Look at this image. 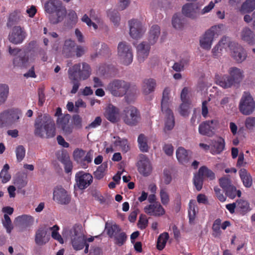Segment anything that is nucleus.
I'll return each mask as SVG.
<instances>
[{
	"label": "nucleus",
	"mask_w": 255,
	"mask_h": 255,
	"mask_svg": "<svg viewBox=\"0 0 255 255\" xmlns=\"http://www.w3.org/2000/svg\"><path fill=\"white\" fill-rule=\"evenodd\" d=\"M195 202L190 200L189 203L188 216L189 223L192 224L194 222L196 217Z\"/></svg>",
	"instance_id": "nucleus-52"
},
{
	"label": "nucleus",
	"mask_w": 255,
	"mask_h": 255,
	"mask_svg": "<svg viewBox=\"0 0 255 255\" xmlns=\"http://www.w3.org/2000/svg\"><path fill=\"white\" fill-rule=\"evenodd\" d=\"M138 147L142 152H147L149 147L147 145V137L143 134H140L137 138Z\"/></svg>",
	"instance_id": "nucleus-43"
},
{
	"label": "nucleus",
	"mask_w": 255,
	"mask_h": 255,
	"mask_svg": "<svg viewBox=\"0 0 255 255\" xmlns=\"http://www.w3.org/2000/svg\"><path fill=\"white\" fill-rule=\"evenodd\" d=\"M226 195L230 199H234L236 196L240 197L242 192L240 190H237L236 187L232 185L224 191Z\"/></svg>",
	"instance_id": "nucleus-46"
},
{
	"label": "nucleus",
	"mask_w": 255,
	"mask_h": 255,
	"mask_svg": "<svg viewBox=\"0 0 255 255\" xmlns=\"http://www.w3.org/2000/svg\"><path fill=\"white\" fill-rule=\"evenodd\" d=\"M54 12L56 13L57 18L52 22L53 23H57L63 19L66 14V10L65 7L63 6L62 4L59 8H57Z\"/></svg>",
	"instance_id": "nucleus-48"
},
{
	"label": "nucleus",
	"mask_w": 255,
	"mask_h": 255,
	"mask_svg": "<svg viewBox=\"0 0 255 255\" xmlns=\"http://www.w3.org/2000/svg\"><path fill=\"white\" fill-rule=\"evenodd\" d=\"M245 127L249 130H253L255 128V117H249L246 118L245 122Z\"/></svg>",
	"instance_id": "nucleus-61"
},
{
	"label": "nucleus",
	"mask_w": 255,
	"mask_h": 255,
	"mask_svg": "<svg viewBox=\"0 0 255 255\" xmlns=\"http://www.w3.org/2000/svg\"><path fill=\"white\" fill-rule=\"evenodd\" d=\"M148 225V220L145 215H140L138 221V228L140 230H143L146 228Z\"/></svg>",
	"instance_id": "nucleus-64"
},
{
	"label": "nucleus",
	"mask_w": 255,
	"mask_h": 255,
	"mask_svg": "<svg viewBox=\"0 0 255 255\" xmlns=\"http://www.w3.org/2000/svg\"><path fill=\"white\" fill-rule=\"evenodd\" d=\"M92 175L83 171H80L75 175V180L79 189L83 190L87 188L93 182Z\"/></svg>",
	"instance_id": "nucleus-14"
},
{
	"label": "nucleus",
	"mask_w": 255,
	"mask_h": 255,
	"mask_svg": "<svg viewBox=\"0 0 255 255\" xmlns=\"http://www.w3.org/2000/svg\"><path fill=\"white\" fill-rule=\"evenodd\" d=\"M70 118V115L67 114L58 117L56 120L58 128L62 130L65 135H69L72 132V127L69 124Z\"/></svg>",
	"instance_id": "nucleus-17"
},
{
	"label": "nucleus",
	"mask_w": 255,
	"mask_h": 255,
	"mask_svg": "<svg viewBox=\"0 0 255 255\" xmlns=\"http://www.w3.org/2000/svg\"><path fill=\"white\" fill-rule=\"evenodd\" d=\"M160 196L162 204L164 205H167L169 202V197L165 188H162L160 189Z\"/></svg>",
	"instance_id": "nucleus-60"
},
{
	"label": "nucleus",
	"mask_w": 255,
	"mask_h": 255,
	"mask_svg": "<svg viewBox=\"0 0 255 255\" xmlns=\"http://www.w3.org/2000/svg\"><path fill=\"white\" fill-rule=\"evenodd\" d=\"M53 199L59 204L68 205L71 201V197L61 186H57L54 189Z\"/></svg>",
	"instance_id": "nucleus-11"
},
{
	"label": "nucleus",
	"mask_w": 255,
	"mask_h": 255,
	"mask_svg": "<svg viewBox=\"0 0 255 255\" xmlns=\"http://www.w3.org/2000/svg\"><path fill=\"white\" fill-rule=\"evenodd\" d=\"M237 203V212L244 216L251 210L250 204L247 201L242 199L238 200Z\"/></svg>",
	"instance_id": "nucleus-37"
},
{
	"label": "nucleus",
	"mask_w": 255,
	"mask_h": 255,
	"mask_svg": "<svg viewBox=\"0 0 255 255\" xmlns=\"http://www.w3.org/2000/svg\"><path fill=\"white\" fill-rule=\"evenodd\" d=\"M190 108L189 104L187 102H184L181 104L180 106L179 113L183 117H187L189 115V109Z\"/></svg>",
	"instance_id": "nucleus-62"
},
{
	"label": "nucleus",
	"mask_w": 255,
	"mask_h": 255,
	"mask_svg": "<svg viewBox=\"0 0 255 255\" xmlns=\"http://www.w3.org/2000/svg\"><path fill=\"white\" fill-rule=\"evenodd\" d=\"M136 166L139 173L144 176H148L152 172V168L150 161L146 155L140 154L138 155Z\"/></svg>",
	"instance_id": "nucleus-13"
},
{
	"label": "nucleus",
	"mask_w": 255,
	"mask_h": 255,
	"mask_svg": "<svg viewBox=\"0 0 255 255\" xmlns=\"http://www.w3.org/2000/svg\"><path fill=\"white\" fill-rule=\"evenodd\" d=\"M118 55L123 63L128 65L133 60V54L130 46L126 42H121L118 46Z\"/></svg>",
	"instance_id": "nucleus-9"
},
{
	"label": "nucleus",
	"mask_w": 255,
	"mask_h": 255,
	"mask_svg": "<svg viewBox=\"0 0 255 255\" xmlns=\"http://www.w3.org/2000/svg\"><path fill=\"white\" fill-rule=\"evenodd\" d=\"M50 229L52 230L51 234L52 237L54 239L57 240L60 243L63 244L64 243L63 240L61 235L57 232V231L59 230V227L55 225L52 227L50 228Z\"/></svg>",
	"instance_id": "nucleus-55"
},
{
	"label": "nucleus",
	"mask_w": 255,
	"mask_h": 255,
	"mask_svg": "<svg viewBox=\"0 0 255 255\" xmlns=\"http://www.w3.org/2000/svg\"><path fill=\"white\" fill-rule=\"evenodd\" d=\"M124 123L129 126H136L140 120V114L138 110L133 106L126 107L122 114Z\"/></svg>",
	"instance_id": "nucleus-7"
},
{
	"label": "nucleus",
	"mask_w": 255,
	"mask_h": 255,
	"mask_svg": "<svg viewBox=\"0 0 255 255\" xmlns=\"http://www.w3.org/2000/svg\"><path fill=\"white\" fill-rule=\"evenodd\" d=\"M229 77H231V79L235 84H240L244 78L243 71L241 69L232 67L229 68L228 70Z\"/></svg>",
	"instance_id": "nucleus-27"
},
{
	"label": "nucleus",
	"mask_w": 255,
	"mask_h": 255,
	"mask_svg": "<svg viewBox=\"0 0 255 255\" xmlns=\"http://www.w3.org/2000/svg\"><path fill=\"white\" fill-rule=\"evenodd\" d=\"M211 153L212 154H220L225 149V142L224 139L219 137L217 139L211 141Z\"/></svg>",
	"instance_id": "nucleus-24"
},
{
	"label": "nucleus",
	"mask_w": 255,
	"mask_h": 255,
	"mask_svg": "<svg viewBox=\"0 0 255 255\" xmlns=\"http://www.w3.org/2000/svg\"><path fill=\"white\" fill-rule=\"evenodd\" d=\"M59 0H48L44 4V9L48 13H53L62 4Z\"/></svg>",
	"instance_id": "nucleus-38"
},
{
	"label": "nucleus",
	"mask_w": 255,
	"mask_h": 255,
	"mask_svg": "<svg viewBox=\"0 0 255 255\" xmlns=\"http://www.w3.org/2000/svg\"><path fill=\"white\" fill-rule=\"evenodd\" d=\"M119 110L112 104H110L106 109L105 117L110 122L115 123L118 121Z\"/></svg>",
	"instance_id": "nucleus-25"
},
{
	"label": "nucleus",
	"mask_w": 255,
	"mask_h": 255,
	"mask_svg": "<svg viewBox=\"0 0 255 255\" xmlns=\"http://www.w3.org/2000/svg\"><path fill=\"white\" fill-rule=\"evenodd\" d=\"M85 154V151L81 149H76L73 152V157L75 160L81 165L83 168H87L88 165L87 163H83L84 156Z\"/></svg>",
	"instance_id": "nucleus-40"
},
{
	"label": "nucleus",
	"mask_w": 255,
	"mask_h": 255,
	"mask_svg": "<svg viewBox=\"0 0 255 255\" xmlns=\"http://www.w3.org/2000/svg\"><path fill=\"white\" fill-rule=\"evenodd\" d=\"M181 17L180 14L176 13L172 17V24L175 29H181L183 26L184 18L181 19Z\"/></svg>",
	"instance_id": "nucleus-50"
},
{
	"label": "nucleus",
	"mask_w": 255,
	"mask_h": 255,
	"mask_svg": "<svg viewBox=\"0 0 255 255\" xmlns=\"http://www.w3.org/2000/svg\"><path fill=\"white\" fill-rule=\"evenodd\" d=\"M242 9L246 12H250L255 9V0H246L242 5Z\"/></svg>",
	"instance_id": "nucleus-53"
},
{
	"label": "nucleus",
	"mask_w": 255,
	"mask_h": 255,
	"mask_svg": "<svg viewBox=\"0 0 255 255\" xmlns=\"http://www.w3.org/2000/svg\"><path fill=\"white\" fill-rule=\"evenodd\" d=\"M22 116L21 111L18 108H10L0 112L1 128L11 126L18 122Z\"/></svg>",
	"instance_id": "nucleus-3"
},
{
	"label": "nucleus",
	"mask_w": 255,
	"mask_h": 255,
	"mask_svg": "<svg viewBox=\"0 0 255 255\" xmlns=\"http://www.w3.org/2000/svg\"><path fill=\"white\" fill-rule=\"evenodd\" d=\"M230 38L228 37H224L218 42V43L212 49V53L215 57L218 56V54L220 53L223 49L229 48Z\"/></svg>",
	"instance_id": "nucleus-29"
},
{
	"label": "nucleus",
	"mask_w": 255,
	"mask_h": 255,
	"mask_svg": "<svg viewBox=\"0 0 255 255\" xmlns=\"http://www.w3.org/2000/svg\"><path fill=\"white\" fill-rule=\"evenodd\" d=\"M239 109L242 114L246 116L252 114L255 111V102L249 92H244L240 101Z\"/></svg>",
	"instance_id": "nucleus-8"
},
{
	"label": "nucleus",
	"mask_w": 255,
	"mask_h": 255,
	"mask_svg": "<svg viewBox=\"0 0 255 255\" xmlns=\"http://www.w3.org/2000/svg\"><path fill=\"white\" fill-rule=\"evenodd\" d=\"M76 43L74 40L71 39L65 41L63 47V53L67 57H71L74 55Z\"/></svg>",
	"instance_id": "nucleus-34"
},
{
	"label": "nucleus",
	"mask_w": 255,
	"mask_h": 255,
	"mask_svg": "<svg viewBox=\"0 0 255 255\" xmlns=\"http://www.w3.org/2000/svg\"><path fill=\"white\" fill-rule=\"evenodd\" d=\"M8 93V86L6 84H0V106L6 101Z\"/></svg>",
	"instance_id": "nucleus-45"
},
{
	"label": "nucleus",
	"mask_w": 255,
	"mask_h": 255,
	"mask_svg": "<svg viewBox=\"0 0 255 255\" xmlns=\"http://www.w3.org/2000/svg\"><path fill=\"white\" fill-rule=\"evenodd\" d=\"M18 19L17 11H15L10 13L7 22V27H11L18 21Z\"/></svg>",
	"instance_id": "nucleus-59"
},
{
	"label": "nucleus",
	"mask_w": 255,
	"mask_h": 255,
	"mask_svg": "<svg viewBox=\"0 0 255 255\" xmlns=\"http://www.w3.org/2000/svg\"><path fill=\"white\" fill-rule=\"evenodd\" d=\"M169 238V234L167 232H164L159 236L156 245V248L158 250L161 251L165 248Z\"/></svg>",
	"instance_id": "nucleus-42"
},
{
	"label": "nucleus",
	"mask_w": 255,
	"mask_h": 255,
	"mask_svg": "<svg viewBox=\"0 0 255 255\" xmlns=\"http://www.w3.org/2000/svg\"><path fill=\"white\" fill-rule=\"evenodd\" d=\"M47 230L44 227H39L36 230L34 236V241L38 246L45 245L49 240V236L47 235Z\"/></svg>",
	"instance_id": "nucleus-20"
},
{
	"label": "nucleus",
	"mask_w": 255,
	"mask_h": 255,
	"mask_svg": "<svg viewBox=\"0 0 255 255\" xmlns=\"http://www.w3.org/2000/svg\"><path fill=\"white\" fill-rule=\"evenodd\" d=\"M60 161L64 165L65 172L67 173L71 172L73 168V164L69 156L62 154Z\"/></svg>",
	"instance_id": "nucleus-47"
},
{
	"label": "nucleus",
	"mask_w": 255,
	"mask_h": 255,
	"mask_svg": "<svg viewBox=\"0 0 255 255\" xmlns=\"http://www.w3.org/2000/svg\"><path fill=\"white\" fill-rule=\"evenodd\" d=\"M68 73L69 79L85 80L91 75V68L90 65L85 62L82 63V69L81 68L80 63L75 64L69 68Z\"/></svg>",
	"instance_id": "nucleus-4"
},
{
	"label": "nucleus",
	"mask_w": 255,
	"mask_h": 255,
	"mask_svg": "<svg viewBox=\"0 0 255 255\" xmlns=\"http://www.w3.org/2000/svg\"><path fill=\"white\" fill-rule=\"evenodd\" d=\"M128 24L129 34L133 39H138L140 38L146 31V28L137 19H133L129 20Z\"/></svg>",
	"instance_id": "nucleus-12"
},
{
	"label": "nucleus",
	"mask_w": 255,
	"mask_h": 255,
	"mask_svg": "<svg viewBox=\"0 0 255 255\" xmlns=\"http://www.w3.org/2000/svg\"><path fill=\"white\" fill-rule=\"evenodd\" d=\"M204 181V177L200 173L199 171L195 174L193 178V183L198 191H200L202 188Z\"/></svg>",
	"instance_id": "nucleus-51"
},
{
	"label": "nucleus",
	"mask_w": 255,
	"mask_h": 255,
	"mask_svg": "<svg viewBox=\"0 0 255 255\" xmlns=\"http://www.w3.org/2000/svg\"><path fill=\"white\" fill-rule=\"evenodd\" d=\"M214 121H206L201 123L199 126V132L203 135L212 136L214 132Z\"/></svg>",
	"instance_id": "nucleus-21"
},
{
	"label": "nucleus",
	"mask_w": 255,
	"mask_h": 255,
	"mask_svg": "<svg viewBox=\"0 0 255 255\" xmlns=\"http://www.w3.org/2000/svg\"><path fill=\"white\" fill-rule=\"evenodd\" d=\"M28 61V58L25 55L22 56H17L15 57L13 61V65L15 66H24Z\"/></svg>",
	"instance_id": "nucleus-56"
},
{
	"label": "nucleus",
	"mask_w": 255,
	"mask_h": 255,
	"mask_svg": "<svg viewBox=\"0 0 255 255\" xmlns=\"http://www.w3.org/2000/svg\"><path fill=\"white\" fill-rule=\"evenodd\" d=\"M116 140L114 141V144L115 146H119L122 151L127 152L129 150V146L128 141L126 138H121L119 136H114Z\"/></svg>",
	"instance_id": "nucleus-39"
},
{
	"label": "nucleus",
	"mask_w": 255,
	"mask_h": 255,
	"mask_svg": "<svg viewBox=\"0 0 255 255\" xmlns=\"http://www.w3.org/2000/svg\"><path fill=\"white\" fill-rule=\"evenodd\" d=\"M129 88V83L124 80L115 79L111 81L107 85L108 90L115 97H123Z\"/></svg>",
	"instance_id": "nucleus-6"
},
{
	"label": "nucleus",
	"mask_w": 255,
	"mask_h": 255,
	"mask_svg": "<svg viewBox=\"0 0 255 255\" xmlns=\"http://www.w3.org/2000/svg\"><path fill=\"white\" fill-rule=\"evenodd\" d=\"M15 154L17 162H21L25 157L26 150L21 145H18L15 148Z\"/></svg>",
	"instance_id": "nucleus-54"
},
{
	"label": "nucleus",
	"mask_w": 255,
	"mask_h": 255,
	"mask_svg": "<svg viewBox=\"0 0 255 255\" xmlns=\"http://www.w3.org/2000/svg\"><path fill=\"white\" fill-rule=\"evenodd\" d=\"M138 94V90L137 87L135 85L131 86L129 84V88L127 91L125 96V100L128 104H130L134 102Z\"/></svg>",
	"instance_id": "nucleus-35"
},
{
	"label": "nucleus",
	"mask_w": 255,
	"mask_h": 255,
	"mask_svg": "<svg viewBox=\"0 0 255 255\" xmlns=\"http://www.w3.org/2000/svg\"><path fill=\"white\" fill-rule=\"evenodd\" d=\"M166 116V120L165 123L164 130H171L175 125L174 117L171 109L162 111Z\"/></svg>",
	"instance_id": "nucleus-36"
},
{
	"label": "nucleus",
	"mask_w": 255,
	"mask_h": 255,
	"mask_svg": "<svg viewBox=\"0 0 255 255\" xmlns=\"http://www.w3.org/2000/svg\"><path fill=\"white\" fill-rule=\"evenodd\" d=\"M26 36V33L19 26H14L8 35L9 41L13 44L21 43Z\"/></svg>",
	"instance_id": "nucleus-16"
},
{
	"label": "nucleus",
	"mask_w": 255,
	"mask_h": 255,
	"mask_svg": "<svg viewBox=\"0 0 255 255\" xmlns=\"http://www.w3.org/2000/svg\"><path fill=\"white\" fill-rule=\"evenodd\" d=\"M144 211L147 214L155 217H160L165 213L164 209L158 202L145 206Z\"/></svg>",
	"instance_id": "nucleus-18"
},
{
	"label": "nucleus",
	"mask_w": 255,
	"mask_h": 255,
	"mask_svg": "<svg viewBox=\"0 0 255 255\" xmlns=\"http://www.w3.org/2000/svg\"><path fill=\"white\" fill-rule=\"evenodd\" d=\"M105 231L109 238L113 239L116 245L121 247L128 239L127 235L119 225L116 224H106Z\"/></svg>",
	"instance_id": "nucleus-2"
},
{
	"label": "nucleus",
	"mask_w": 255,
	"mask_h": 255,
	"mask_svg": "<svg viewBox=\"0 0 255 255\" xmlns=\"http://www.w3.org/2000/svg\"><path fill=\"white\" fill-rule=\"evenodd\" d=\"M3 220H2V224L4 228L6 229L7 233H10L13 229V226L11 220L7 214H4L3 216Z\"/></svg>",
	"instance_id": "nucleus-58"
},
{
	"label": "nucleus",
	"mask_w": 255,
	"mask_h": 255,
	"mask_svg": "<svg viewBox=\"0 0 255 255\" xmlns=\"http://www.w3.org/2000/svg\"><path fill=\"white\" fill-rule=\"evenodd\" d=\"M191 151L185 149L183 147H179L176 151V155L178 162L183 165H186L191 158Z\"/></svg>",
	"instance_id": "nucleus-22"
},
{
	"label": "nucleus",
	"mask_w": 255,
	"mask_h": 255,
	"mask_svg": "<svg viewBox=\"0 0 255 255\" xmlns=\"http://www.w3.org/2000/svg\"><path fill=\"white\" fill-rule=\"evenodd\" d=\"M156 86L155 80L152 78L145 79L142 85V92L145 95H148L154 91Z\"/></svg>",
	"instance_id": "nucleus-31"
},
{
	"label": "nucleus",
	"mask_w": 255,
	"mask_h": 255,
	"mask_svg": "<svg viewBox=\"0 0 255 255\" xmlns=\"http://www.w3.org/2000/svg\"><path fill=\"white\" fill-rule=\"evenodd\" d=\"M150 49V44L142 42L137 46V54L139 62H143L147 57Z\"/></svg>",
	"instance_id": "nucleus-23"
},
{
	"label": "nucleus",
	"mask_w": 255,
	"mask_h": 255,
	"mask_svg": "<svg viewBox=\"0 0 255 255\" xmlns=\"http://www.w3.org/2000/svg\"><path fill=\"white\" fill-rule=\"evenodd\" d=\"M160 33V27L157 24L153 25L148 32V43L150 45L154 44L158 39Z\"/></svg>",
	"instance_id": "nucleus-28"
},
{
	"label": "nucleus",
	"mask_w": 255,
	"mask_h": 255,
	"mask_svg": "<svg viewBox=\"0 0 255 255\" xmlns=\"http://www.w3.org/2000/svg\"><path fill=\"white\" fill-rule=\"evenodd\" d=\"M34 127V133L36 136L42 138H51L56 135L54 121L48 115L38 116L35 121Z\"/></svg>",
	"instance_id": "nucleus-1"
},
{
	"label": "nucleus",
	"mask_w": 255,
	"mask_h": 255,
	"mask_svg": "<svg viewBox=\"0 0 255 255\" xmlns=\"http://www.w3.org/2000/svg\"><path fill=\"white\" fill-rule=\"evenodd\" d=\"M182 11L186 17L194 19L199 15L200 7L196 3H188L183 6Z\"/></svg>",
	"instance_id": "nucleus-19"
},
{
	"label": "nucleus",
	"mask_w": 255,
	"mask_h": 255,
	"mask_svg": "<svg viewBox=\"0 0 255 255\" xmlns=\"http://www.w3.org/2000/svg\"><path fill=\"white\" fill-rule=\"evenodd\" d=\"M219 184L224 191L232 185L231 180L226 177H223L220 179Z\"/></svg>",
	"instance_id": "nucleus-63"
},
{
	"label": "nucleus",
	"mask_w": 255,
	"mask_h": 255,
	"mask_svg": "<svg viewBox=\"0 0 255 255\" xmlns=\"http://www.w3.org/2000/svg\"><path fill=\"white\" fill-rule=\"evenodd\" d=\"M69 234L74 249L77 251L83 249L87 242L81 227L75 225L69 230Z\"/></svg>",
	"instance_id": "nucleus-5"
},
{
	"label": "nucleus",
	"mask_w": 255,
	"mask_h": 255,
	"mask_svg": "<svg viewBox=\"0 0 255 255\" xmlns=\"http://www.w3.org/2000/svg\"><path fill=\"white\" fill-rule=\"evenodd\" d=\"M243 40L247 42L249 44H255V35L254 33L248 27L244 28L241 34Z\"/></svg>",
	"instance_id": "nucleus-32"
},
{
	"label": "nucleus",
	"mask_w": 255,
	"mask_h": 255,
	"mask_svg": "<svg viewBox=\"0 0 255 255\" xmlns=\"http://www.w3.org/2000/svg\"><path fill=\"white\" fill-rule=\"evenodd\" d=\"M108 15L115 25L119 24L120 20V16L118 11L109 10L108 13Z\"/></svg>",
	"instance_id": "nucleus-57"
},
{
	"label": "nucleus",
	"mask_w": 255,
	"mask_h": 255,
	"mask_svg": "<svg viewBox=\"0 0 255 255\" xmlns=\"http://www.w3.org/2000/svg\"><path fill=\"white\" fill-rule=\"evenodd\" d=\"M216 84L224 89H228L235 85L228 75L215 76Z\"/></svg>",
	"instance_id": "nucleus-26"
},
{
	"label": "nucleus",
	"mask_w": 255,
	"mask_h": 255,
	"mask_svg": "<svg viewBox=\"0 0 255 255\" xmlns=\"http://www.w3.org/2000/svg\"><path fill=\"white\" fill-rule=\"evenodd\" d=\"M216 29V26H212L205 32L203 36L200 39V44L202 48L207 50L211 48L214 37L216 33L215 32Z\"/></svg>",
	"instance_id": "nucleus-15"
},
{
	"label": "nucleus",
	"mask_w": 255,
	"mask_h": 255,
	"mask_svg": "<svg viewBox=\"0 0 255 255\" xmlns=\"http://www.w3.org/2000/svg\"><path fill=\"white\" fill-rule=\"evenodd\" d=\"M107 168L108 162H104L94 172L95 178L99 180L103 178L105 175V171L107 169Z\"/></svg>",
	"instance_id": "nucleus-44"
},
{
	"label": "nucleus",
	"mask_w": 255,
	"mask_h": 255,
	"mask_svg": "<svg viewBox=\"0 0 255 255\" xmlns=\"http://www.w3.org/2000/svg\"><path fill=\"white\" fill-rule=\"evenodd\" d=\"M229 49L231 51L232 57L237 63H241L246 59L247 51L239 43L230 41Z\"/></svg>",
	"instance_id": "nucleus-10"
},
{
	"label": "nucleus",
	"mask_w": 255,
	"mask_h": 255,
	"mask_svg": "<svg viewBox=\"0 0 255 255\" xmlns=\"http://www.w3.org/2000/svg\"><path fill=\"white\" fill-rule=\"evenodd\" d=\"M198 171L203 177L209 178L210 180H214L215 178V173L206 166H201Z\"/></svg>",
	"instance_id": "nucleus-49"
},
{
	"label": "nucleus",
	"mask_w": 255,
	"mask_h": 255,
	"mask_svg": "<svg viewBox=\"0 0 255 255\" xmlns=\"http://www.w3.org/2000/svg\"><path fill=\"white\" fill-rule=\"evenodd\" d=\"M239 174L245 187L250 188L253 184V179L251 174L245 168H241Z\"/></svg>",
	"instance_id": "nucleus-33"
},
{
	"label": "nucleus",
	"mask_w": 255,
	"mask_h": 255,
	"mask_svg": "<svg viewBox=\"0 0 255 255\" xmlns=\"http://www.w3.org/2000/svg\"><path fill=\"white\" fill-rule=\"evenodd\" d=\"M170 90L169 88H165L162 93V98L161 103V111L167 110L170 109L169 108V95Z\"/></svg>",
	"instance_id": "nucleus-41"
},
{
	"label": "nucleus",
	"mask_w": 255,
	"mask_h": 255,
	"mask_svg": "<svg viewBox=\"0 0 255 255\" xmlns=\"http://www.w3.org/2000/svg\"><path fill=\"white\" fill-rule=\"evenodd\" d=\"M15 222L19 226L27 228L33 224L34 218L30 215H22L16 217Z\"/></svg>",
	"instance_id": "nucleus-30"
}]
</instances>
